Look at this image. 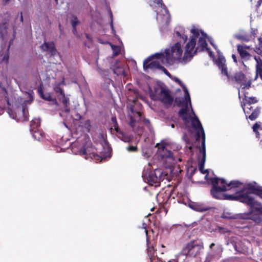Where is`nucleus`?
<instances>
[{"label": "nucleus", "mask_w": 262, "mask_h": 262, "mask_svg": "<svg viewBox=\"0 0 262 262\" xmlns=\"http://www.w3.org/2000/svg\"><path fill=\"white\" fill-rule=\"evenodd\" d=\"M40 47L43 51L49 52L51 56H54L57 53V50L53 41L47 42L45 41Z\"/></svg>", "instance_id": "obj_11"}, {"label": "nucleus", "mask_w": 262, "mask_h": 262, "mask_svg": "<svg viewBox=\"0 0 262 262\" xmlns=\"http://www.w3.org/2000/svg\"><path fill=\"white\" fill-rule=\"evenodd\" d=\"M215 246V244L214 243H212L209 246V248L210 249H212L213 247Z\"/></svg>", "instance_id": "obj_60"}, {"label": "nucleus", "mask_w": 262, "mask_h": 262, "mask_svg": "<svg viewBox=\"0 0 262 262\" xmlns=\"http://www.w3.org/2000/svg\"><path fill=\"white\" fill-rule=\"evenodd\" d=\"M234 248L235 250L239 253H245L248 252L247 247L244 246L243 248H241L239 246H241L242 243H234L233 244Z\"/></svg>", "instance_id": "obj_25"}, {"label": "nucleus", "mask_w": 262, "mask_h": 262, "mask_svg": "<svg viewBox=\"0 0 262 262\" xmlns=\"http://www.w3.org/2000/svg\"><path fill=\"white\" fill-rule=\"evenodd\" d=\"M241 192L242 196L246 195L248 198L252 200L251 205L247 204L250 208L249 211L243 214V219L251 220L256 225L262 226V204L250 195L251 194H254L262 199V187L257 185L255 182L249 183Z\"/></svg>", "instance_id": "obj_1"}, {"label": "nucleus", "mask_w": 262, "mask_h": 262, "mask_svg": "<svg viewBox=\"0 0 262 262\" xmlns=\"http://www.w3.org/2000/svg\"><path fill=\"white\" fill-rule=\"evenodd\" d=\"M93 156L94 157H95V156L98 157V155H95V154H93Z\"/></svg>", "instance_id": "obj_62"}, {"label": "nucleus", "mask_w": 262, "mask_h": 262, "mask_svg": "<svg viewBox=\"0 0 262 262\" xmlns=\"http://www.w3.org/2000/svg\"><path fill=\"white\" fill-rule=\"evenodd\" d=\"M169 55V50H165L164 53H157L148 57L143 61L144 70L147 69L159 70L161 66V63H163L165 57H168Z\"/></svg>", "instance_id": "obj_5"}, {"label": "nucleus", "mask_w": 262, "mask_h": 262, "mask_svg": "<svg viewBox=\"0 0 262 262\" xmlns=\"http://www.w3.org/2000/svg\"><path fill=\"white\" fill-rule=\"evenodd\" d=\"M58 98L64 106L65 112L69 113L70 111L69 99L65 96L64 94L61 95Z\"/></svg>", "instance_id": "obj_20"}, {"label": "nucleus", "mask_w": 262, "mask_h": 262, "mask_svg": "<svg viewBox=\"0 0 262 262\" xmlns=\"http://www.w3.org/2000/svg\"><path fill=\"white\" fill-rule=\"evenodd\" d=\"M86 37L87 38H88V39L89 38V35L87 34H86Z\"/></svg>", "instance_id": "obj_63"}, {"label": "nucleus", "mask_w": 262, "mask_h": 262, "mask_svg": "<svg viewBox=\"0 0 262 262\" xmlns=\"http://www.w3.org/2000/svg\"><path fill=\"white\" fill-rule=\"evenodd\" d=\"M111 47L114 51L113 56H117L120 53V49H119L118 47L115 45H112Z\"/></svg>", "instance_id": "obj_37"}, {"label": "nucleus", "mask_w": 262, "mask_h": 262, "mask_svg": "<svg viewBox=\"0 0 262 262\" xmlns=\"http://www.w3.org/2000/svg\"><path fill=\"white\" fill-rule=\"evenodd\" d=\"M159 70L162 71L164 73V74H165L167 76L170 77L171 74H170V73L162 65Z\"/></svg>", "instance_id": "obj_44"}, {"label": "nucleus", "mask_w": 262, "mask_h": 262, "mask_svg": "<svg viewBox=\"0 0 262 262\" xmlns=\"http://www.w3.org/2000/svg\"><path fill=\"white\" fill-rule=\"evenodd\" d=\"M134 107L135 106H132L130 108L132 113L134 114V116L130 117L129 122V125L132 127L135 126L136 122H139L142 120L141 113L139 111H135Z\"/></svg>", "instance_id": "obj_13"}, {"label": "nucleus", "mask_w": 262, "mask_h": 262, "mask_svg": "<svg viewBox=\"0 0 262 262\" xmlns=\"http://www.w3.org/2000/svg\"><path fill=\"white\" fill-rule=\"evenodd\" d=\"M190 103L189 101H186L185 106L182 108L178 113V115L183 120L185 124H187L191 121L192 127L196 131L195 138L196 141H199L201 136L202 149L201 152L203 154V160L204 161L205 157V134L204 128L201 124L200 121L196 116L191 117L187 115L188 111V103Z\"/></svg>", "instance_id": "obj_3"}, {"label": "nucleus", "mask_w": 262, "mask_h": 262, "mask_svg": "<svg viewBox=\"0 0 262 262\" xmlns=\"http://www.w3.org/2000/svg\"><path fill=\"white\" fill-rule=\"evenodd\" d=\"M7 33V23L0 24V37H3Z\"/></svg>", "instance_id": "obj_29"}, {"label": "nucleus", "mask_w": 262, "mask_h": 262, "mask_svg": "<svg viewBox=\"0 0 262 262\" xmlns=\"http://www.w3.org/2000/svg\"><path fill=\"white\" fill-rule=\"evenodd\" d=\"M134 103H135V105H138L140 108L142 106L141 104L138 103L136 100L134 101Z\"/></svg>", "instance_id": "obj_55"}, {"label": "nucleus", "mask_w": 262, "mask_h": 262, "mask_svg": "<svg viewBox=\"0 0 262 262\" xmlns=\"http://www.w3.org/2000/svg\"><path fill=\"white\" fill-rule=\"evenodd\" d=\"M242 185V183L237 180L231 181L230 183H228L226 182V186L227 188L229 187V189L238 188Z\"/></svg>", "instance_id": "obj_26"}, {"label": "nucleus", "mask_w": 262, "mask_h": 262, "mask_svg": "<svg viewBox=\"0 0 262 262\" xmlns=\"http://www.w3.org/2000/svg\"><path fill=\"white\" fill-rule=\"evenodd\" d=\"M32 134L33 137L35 140L40 141L43 138V135L44 134L42 132L39 130L38 129H34L32 132H31Z\"/></svg>", "instance_id": "obj_24"}, {"label": "nucleus", "mask_w": 262, "mask_h": 262, "mask_svg": "<svg viewBox=\"0 0 262 262\" xmlns=\"http://www.w3.org/2000/svg\"><path fill=\"white\" fill-rule=\"evenodd\" d=\"M84 127L86 128V129L89 131L91 128V123L90 121L89 120H87L84 123Z\"/></svg>", "instance_id": "obj_46"}, {"label": "nucleus", "mask_w": 262, "mask_h": 262, "mask_svg": "<svg viewBox=\"0 0 262 262\" xmlns=\"http://www.w3.org/2000/svg\"><path fill=\"white\" fill-rule=\"evenodd\" d=\"M185 141L187 144L186 147H187L190 150H192L193 144L189 141L188 138L185 139Z\"/></svg>", "instance_id": "obj_43"}, {"label": "nucleus", "mask_w": 262, "mask_h": 262, "mask_svg": "<svg viewBox=\"0 0 262 262\" xmlns=\"http://www.w3.org/2000/svg\"><path fill=\"white\" fill-rule=\"evenodd\" d=\"M128 152H136L138 151V148L137 146L130 145L126 148Z\"/></svg>", "instance_id": "obj_36"}, {"label": "nucleus", "mask_w": 262, "mask_h": 262, "mask_svg": "<svg viewBox=\"0 0 262 262\" xmlns=\"http://www.w3.org/2000/svg\"><path fill=\"white\" fill-rule=\"evenodd\" d=\"M184 101L185 103L186 102L185 100H184L183 99H181L180 98H176L175 99V102H176V103L178 106H182L184 104Z\"/></svg>", "instance_id": "obj_39"}, {"label": "nucleus", "mask_w": 262, "mask_h": 262, "mask_svg": "<svg viewBox=\"0 0 262 262\" xmlns=\"http://www.w3.org/2000/svg\"><path fill=\"white\" fill-rule=\"evenodd\" d=\"M176 33L178 36L181 37L183 39L184 42H185L186 41V40H187V38H188L187 35L184 34H181L178 31H177Z\"/></svg>", "instance_id": "obj_41"}, {"label": "nucleus", "mask_w": 262, "mask_h": 262, "mask_svg": "<svg viewBox=\"0 0 262 262\" xmlns=\"http://www.w3.org/2000/svg\"><path fill=\"white\" fill-rule=\"evenodd\" d=\"M144 228L145 229V232L146 235V244L147 247V253L150 259H151L153 257L156 256L155 253H156L157 250L155 249L152 245L150 244L149 238L148 236V231L146 227H144Z\"/></svg>", "instance_id": "obj_15"}, {"label": "nucleus", "mask_w": 262, "mask_h": 262, "mask_svg": "<svg viewBox=\"0 0 262 262\" xmlns=\"http://www.w3.org/2000/svg\"><path fill=\"white\" fill-rule=\"evenodd\" d=\"M201 149H202V145L201 146V147L200 148V154H201L202 155V158L201 159V162H200V164L199 165V169L202 173L205 174L206 173H208V170H204V164H205V162L206 161V154H205V157L204 159V161L203 162V152H202L201 151Z\"/></svg>", "instance_id": "obj_27"}, {"label": "nucleus", "mask_w": 262, "mask_h": 262, "mask_svg": "<svg viewBox=\"0 0 262 262\" xmlns=\"http://www.w3.org/2000/svg\"><path fill=\"white\" fill-rule=\"evenodd\" d=\"M260 126L257 123H255L253 126V130L255 133H258L257 130L259 128Z\"/></svg>", "instance_id": "obj_49"}, {"label": "nucleus", "mask_w": 262, "mask_h": 262, "mask_svg": "<svg viewBox=\"0 0 262 262\" xmlns=\"http://www.w3.org/2000/svg\"><path fill=\"white\" fill-rule=\"evenodd\" d=\"M258 76H259L261 80H262V69H256V75L255 77V80L257 78Z\"/></svg>", "instance_id": "obj_40"}, {"label": "nucleus", "mask_w": 262, "mask_h": 262, "mask_svg": "<svg viewBox=\"0 0 262 262\" xmlns=\"http://www.w3.org/2000/svg\"><path fill=\"white\" fill-rule=\"evenodd\" d=\"M150 97L153 100H160L164 104L168 105H171L173 101V97L170 95L169 90L161 86L154 88Z\"/></svg>", "instance_id": "obj_6"}, {"label": "nucleus", "mask_w": 262, "mask_h": 262, "mask_svg": "<svg viewBox=\"0 0 262 262\" xmlns=\"http://www.w3.org/2000/svg\"><path fill=\"white\" fill-rule=\"evenodd\" d=\"M9 56L8 53L5 54L3 57L2 61L5 62L6 64H7L9 62Z\"/></svg>", "instance_id": "obj_45"}, {"label": "nucleus", "mask_w": 262, "mask_h": 262, "mask_svg": "<svg viewBox=\"0 0 262 262\" xmlns=\"http://www.w3.org/2000/svg\"><path fill=\"white\" fill-rule=\"evenodd\" d=\"M142 121L147 126H148V127L149 126V125H150V121H149V119L144 118L142 119Z\"/></svg>", "instance_id": "obj_50"}, {"label": "nucleus", "mask_w": 262, "mask_h": 262, "mask_svg": "<svg viewBox=\"0 0 262 262\" xmlns=\"http://www.w3.org/2000/svg\"><path fill=\"white\" fill-rule=\"evenodd\" d=\"M203 249V242L197 238L188 242L182 248L181 254L188 257L194 258L201 254Z\"/></svg>", "instance_id": "obj_4"}, {"label": "nucleus", "mask_w": 262, "mask_h": 262, "mask_svg": "<svg viewBox=\"0 0 262 262\" xmlns=\"http://www.w3.org/2000/svg\"><path fill=\"white\" fill-rule=\"evenodd\" d=\"M166 50H169V55L168 57H165V58H168L170 57V54L171 57L174 59L175 60H178L180 62L186 63L188 61H185L183 60V57L182 58V55L183 53V50L181 47V45L180 42H176L174 46L171 47L170 51L169 49H167Z\"/></svg>", "instance_id": "obj_10"}, {"label": "nucleus", "mask_w": 262, "mask_h": 262, "mask_svg": "<svg viewBox=\"0 0 262 262\" xmlns=\"http://www.w3.org/2000/svg\"><path fill=\"white\" fill-rule=\"evenodd\" d=\"M10 0H3L4 2L5 3V4L8 3L10 2Z\"/></svg>", "instance_id": "obj_61"}, {"label": "nucleus", "mask_w": 262, "mask_h": 262, "mask_svg": "<svg viewBox=\"0 0 262 262\" xmlns=\"http://www.w3.org/2000/svg\"><path fill=\"white\" fill-rule=\"evenodd\" d=\"M207 176H205L207 178ZM211 183L212 187L210 189V194L213 198L217 200H234L238 201L245 204H251V200L248 198L247 195L242 196L241 191L238 195H230L224 193L230 189L226 186V181L224 179H220L217 177L206 178Z\"/></svg>", "instance_id": "obj_2"}, {"label": "nucleus", "mask_w": 262, "mask_h": 262, "mask_svg": "<svg viewBox=\"0 0 262 262\" xmlns=\"http://www.w3.org/2000/svg\"><path fill=\"white\" fill-rule=\"evenodd\" d=\"M216 64L221 70L222 74L226 76L228 79H230L231 76L228 74L225 59L224 58H219L216 61Z\"/></svg>", "instance_id": "obj_17"}, {"label": "nucleus", "mask_w": 262, "mask_h": 262, "mask_svg": "<svg viewBox=\"0 0 262 262\" xmlns=\"http://www.w3.org/2000/svg\"><path fill=\"white\" fill-rule=\"evenodd\" d=\"M89 150L85 147V146H83L79 151V155H80L86 156L89 154Z\"/></svg>", "instance_id": "obj_38"}, {"label": "nucleus", "mask_w": 262, "mask_h": 262, "mask_svg": "<svg viewBox=\"0 0 262 262\" xmlns=\"http://www.w3.org/2000/svg\"><path fill=\"white\" fill-rule=\"evenodd\" d=\"M156 1H157L156 3L158 5H160L162 8H163V9L168 11L166 6L164 4H163L162 0H156Z\"/></svg>", "instance_id": "obj_42"}, {"label": "nucleus", "mask_w": 262, "mask_h": 262, "mask_svg": "<svg viewBox=\"0 0 262 262\" xmlns=\"http://www.w3.org/2000/svg\"><path fill=\"white\" fill-rule=\"evenodd\" d=\"M251 33L253 35V36L255 37L256 35L255 31L253 29H251Z\"/></svg>", "instance_id": "obj_57"}, {"label": "nucleus", "mask_w": 262, "mask_h": 262, "mask_svg": "<svg viewBox=\"0 0 262 262\" xmlns=\"http://www.w3.org/2000/svg\"><path fill=\"white\" fill-rule=\"evenodd\" d=\"M217 249H219L221 252H222V250H223V248H222V246H217Z\"/></svg>", "instance_id": "obj_59"}, {"label": "nucleus", "mask_w": 262, "mask_h": 262, "mask_svg": "<svg viewBox=\"0 0 262 262\" xmlns=\"http://www.w3.org/2000/svg\"><path fill=\"white\" fill-rule=\"evenodd\" d=\"M117 134V136L121 140L123 141L124 142H127L130 141V138L126 135L125 133L120 130L118 132L116 133Z\"/></svg>", "instance_id": "obj_28"}, {"label": "nucleus", "mask_w": 262, "mask_h": 262, "mask_svg": "<svg viewBox=\"0 0 262 262\" xmlns=\"http://www.w3.org/2000/svg\"><path fill=\"white\" fill-rule=\"evenodd\" d=\"M111 128L114 127V130L116 132H118L120 129L117 123V118L116 117H113L111 118Z\"/></svg>", "instance_id": "obj_30"}, {"label": "nucleus", "mask_w": 262, "mask_h": 262, "mask_svg": "<svg viewBox=\"0 0 262 262\" xmlns=\"http://www.w3.org/2000/svg\"><path fill=\"white\" fill-rule=\"evenodd\" d=\"M249 106H250L249 107H247L246 111H245V108H243V110H244L246 115L250 114L253 110V107L251 106V105H249Z\"/></svg>", "instance_id": "obj_47"}, {"label": "nucleus", "mask_w": 262, "mask_h": 262, "mask_svg": "<svg viewBox=\"0 0 262 262\" xmlns=\"http://www.w3.org/2000/svg\"><path fill=\"white\" fill-rule=\"evenodd\" d=\"M229 80L239 84L242 89H249L251 86V80L248 79L246 75L242 71L235 73L233 76H230V79Z\"/></svg>", "instance_id": "obj_8"}, {"label": "nucleus", "mask_w": 262, "mask_h": 262, "mask_svg": "<svg viewBox=\"0 0 262 262\" xmlns=\"http://www.w3.org/2000/svg\"><path fill=\"white\" fill-rule=\"evenodd\" d=\"M55 91L56 92H59L60 93V95L64 94L63 90L60 87L56 88L55 89Z\"/></svg>", "instance_id": "obj_51"}, {"label": "nucleus", "mask_w": 262, "mask_h": 262, "mask_svg": "<svg viewBox=\"0 0 262 262\" xmlns=\"http://www.w3.org/2000/svg\"><path fill=\"white\" fill-rule=\"evenodd\" d=\"M190 207L194 210L198 212H204L209 210L211 208L205 206L202 204H194L190 205Z\"/></svg>", "instance_id": "obj_22"}, {"label": "nucleus", "mask_w": 262, "mask_h": 262, "mask_svg": "<svg viewBox=\"0 0 262 262\" xmlns=\"http://www.w3.org/2000/svg\"><path fill=\"white\" fill-rule=\"evenodd\" d=\"M261 4H262V0H258L257 2L256 6L259 7Z\"/></svg>", "instance_id": "obj_54"}, {"label": "nucleus", "mask_w": 262, "mask_h": 262, "mask_svg": "<svg viewBox=\"0 0 262 262\" xmlns=\"http://www.w3.org/2000/svg\"><path fill=\"white\" fill-rule=\"evenodd\" d=\"M20 19L21 22L23 23V20H24V18H23V15L22 12L20 13Z\"/></svg>", "instance_id": "obj_56"}, {"label": "nucleus", "mask_w": 262, "mask_h": 262, "mask_svg": "<svg viewBox=\"0 0 262 262\" xmlns=\"http://www.w3.org/2000/svg\"><path fill=\"white\" fill-rule=\"evenodd\" d=\"M232 58L233 59V61L235 63H237V57H236V55L235 54H232Z\"/></svg>", "instance_id": "obj_52"}, {"label": "nucleus", "mask_w": 262, "mask_h": 262, "mask_svg": "<svg viewBox=\"0 0 262 262\" xmlns=\"http://www.w3.org/2000/svg\"><path fill=\"white\" fill-rule=\"evenodd\" d=\"M156 147H158L159 151L161 152L160 156L162 159H170L173 160L172 152L170 150H167L163 143H157Z\"/></svg>", "instance_id": "obj_12"}, {"label": "nucleus", "mask_w": 262, "mask_h": 262, "mask_svg": "<svg viewBox=\"0 0 262 262\" xmlns=\"http://www.w3.org/2000/svg\"><path fill=\"white\" fill-rule=\"evenodd\" d=\"M254 59L256 61V69H262V60L260 58L255 56Z\"/></svg>", "instance_id": "obj_35"}, {"label": "nucleus", "mask_w": 262, "mask_h": 262, "mask_svg": "<svg viewBox=\"0 0 262 262\" xmlns=\"http://www.w3.org/2000/svg\"><path fill=\"white\" fill-rule=\"evenodd\" d=\"M207 50V43L206 40L205 38L203 37H201L199 39L197 47L193 49V51H192V54H193V56L198 52H201L204 51V50Z\"/></svg>", "instance_id": "obj_16"}, {"label": "nucleus", "mask_w": 262, "mask_h": 262, "mask_svg": "<svg viewBox=\"0 0 262 262\" xmlns=\"http://www.w3.org/2000/svg\"><path fill=\"white\" fill-rule=\"evenodd\" d=\"M235 38L239 40L244 41L246 42H248L250 40V39L248 36L243 34L236 35L235 36Z\"/></svg>", "instance_id": "obj_32"}, {"label": "nucleus", "mask_w": 262, "mask_h": 262, "mask_svg": "<svg viewBox=\"0 0 262 262\" xmlns=\"http://www.w3.org/2000/svg\"><path fill=\"white\" fill-rule=\"evenodd\" d=\"M37 91L41 98L47 101H52L54 104L58 105L57 100L55 98H53L50 93L44 94L41 85L38 88Z\"/></svg>", "instance_id": "obj_18"}, {"label": "nucleus", "mask_w": 262, "mask_h": 262, "mask_svg": "<svg viewBox=\"0 0 262 262\" xmlns=\"http://www.w3.org/2000/svg\"><path fill=\"white\" fill-rule=\"evenodd\" d=\"M173 79L175 82L178 83L183 88L185 94V101H189L190 103V97L188 91L186 86L185 85V84L178 77H174Z\"/></svg>", "instance_id": "obj_19"}, {"label": "nucleus", "mask_w": 262, "mask_h": 262, "mask_svg": "<svg viewBox=\"0 0 262 262\" xmlns=\"http://www.w3.org/2000/svg\"><path fill=\"white\" fill-rule=\"evenodd\" d=\"M247 104L251 105L252 104L256 103L258 102V100L256 97H250L246 100Z\"/></svg>", "instance_id": "obj_34"}, {"label": "nucleus", "mask_w": 262, "mask_h": 262, "mask_svg": "<svg viewBox=\"0 0 262 262\" xmlns=\"http://www.w3.org/2000/svg\"><path fill=\"white\" fill-rule=\"evenodd\" d=\"M71 23L72 26L73 30H76V26L79 23V21L78 20V18L77 16L73 15L72 17V19L71 20Z\"/></svg>", "instance_id": "obj_31"}, {"label": "nucleus", "mask_w": 262, "mask_h": 262, "mask_svg": "<svg viewBox=\"0 0 262 262\" xmlns=\"http://www.w3.org/2000/svg\"><path fill=\"white\" fill-rule=\"evenodd\" d=\"M110 15H111V18L112 19V18H113V14H112L111 11H110ZM112 28L113 29V22L112 21Z\"/></svg>", "instance_id": "obj_58"}, {"label": "nucleus", "mask_w": 262, "mask_h": 262, "mask_svg": "<svg viewBox=\"0 0 262 262\" xmlns=\"http://www.w3.org/2000/svg\"><path fill=\"white\" fill-rule=\"evenodd\" d=\"M260 112V108L256 107L250 114L246 115V118H249L251 121L255 120L259 115Z\"/></svg>", "instance_id": "obj_21"}, {"label": "nucleus", "mask_w": 262, "mask_h": 262, "mask_svg": "<svg viewBox=\"0 0 262 262\" xmlns=\"http://www.w3.org/2000/svg\"><path fill=\"white\" fill-rule=\"evenodd\" d=\"M241 46H242L243 47H245V49L246 50H247H247H249L250 48V46H247V45H244V44L241 45Z\"/></svg>", "instance_id": "obj_53"}, {"label": "nucleus", "mask_w": 262, "mask_h": 262, "mask_svg": "<svg viewBox=\"0 0 262 262\" xmlns=\"http://www.w3.org/2000/svg\"><path fill=\"white\" fill-rule=\"evenodd\" d=\"M167 176V174L164 173L162 169L157 168L148 173L147 180L150 185L155 184L156 186H157L165 179Z\"/></svg>", "instance_id": "obj_9"}, {"label": "nucleus", "mask_w": 262, "mask_h": 262, "mask_svg": "<svg viewBox=\"0 0 262 262\" xmlns=\"http://www.w3.org/2000/svg\"><path fill=\"white\" fill-rule=\"evenodd\" d=\"M40 125V120L38 118L33 119L30 123V129L31 132H32L33 130L38 129Z\"/></svg>", "instance_id": "obj_23"}, {"label": "nucleus", "mask_w": 262, "mask_h": 262, "mask_svg": "<svg viewBox=\"0 0 262 262\" xmlns=\"http://www.w3.org/2000/svg\"><path fill=\"white\" fill-rule=\"evenodd\" d=\"M237 51L242 60V63L244 64V61L249 60L251 57V54L245 49V47L241 46V44L236 45Z\"/></svg>", "instance_id": "obj_14"}, {"label": "nucleus", "mask_w": 262, "mask_h": 262, "mask_svg": "<svg viewBox=\"0 0 262 262\" xmlns=\"http://www.w3.org/2000/svg\"><path fill=\"white\" fill-rule=\"evenodd\" d=\"M171 127H172V128H174V125L173 124H172L171 125Z\"/></svg>", "instance_id": "obj_64"}, {"label": "nucleus", "mask_w": 262, "mask_h": 262, "mask_svg": "<svg viewBox=\"0 0 262 262\" xmlns=\"http://www.w3.org/2000/svg\"><path fill=\"white\" fill-rule=\"evenodd\" d=\"M22 113L24 116V120L28 121V109L26 105L23 106Z\"/></svg>", "instance_id": "obj_33"}, {"label": "nucleus", "mask_w": 262, "mask_h": 262, "mask_svg": "<svg viewBox=\"0 0 262 262\" xmlns=\"http://www.w3.org/2000/svg\"><path fill=\"white\" fill-rule=\"evenodd\" d=\"M192 35L190 37V40L187 43L185 46V50L183 56V60L185 61H190L193 57L192 51L195 48L196 45V38L199 35V32L198 29H192L191 30Z\"/></svg>", "instance_id": "obj_7"}, {"label": "nucleus", "mask_w": 262, "mask_h": 262, "mask_svg": "<svg viewBox=\"0 0 262 262\" xmlns=\"http://www.w3.org/2000/svg\"><path fill=\"white\" fill-rule=\"evenodd\" d=\"M254 51L257 54L262 55V49L260 47H256Z\"/></svg>", "instance_id": "obj_48"}]
</instances>
